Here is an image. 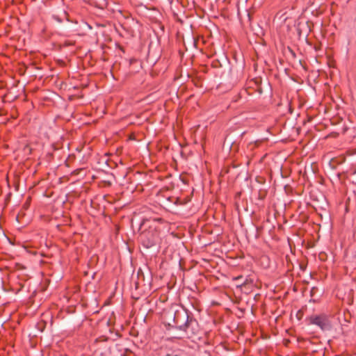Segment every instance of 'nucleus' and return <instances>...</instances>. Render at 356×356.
Wrapping results in <instances>:
<instances>
[{
	"mask_svg": "<svg viewBox=\"0 0 356 356\" xmlns=\"http://www.w3.org/2000/svg\"><path fill=\"white\" fill-rule=\"evenodd\" d=\"M173 324L165 323L167 330L175 329L181 332L180 336L175 337L181 339L185 337L191 338L195 335L199 331L198 323L194 318L193 314L187 309L182 308L176 310L172 315Z\"/></svg>",
	"mask_w": 356,
	"mask_h": 356,
	"instance_id": "1",
	"label": "nucleus"
},
{
	"mask_svg": "<svg viewBox=\"0 0 356 356\" xmlns=\"http://www.w3.org/2000/svg\"><path fill=\"white\" fill-rule=\"evenodd\" d=\"M158 240V234L154 230H145L140 234V241L142 245L146 248L156 245Z\"/></svg>",
	"mask_w": 356,
	"mask_h": 356,
	"instance_id": "2",
	"label": "nucleus"
},
{
	"mask_svg": "<svg viewBox=\"0 0 356 356\" xmlns=\"http://www.w3.org/2000/svg\"><path fill=\"white\" fill-rule=\"evenodd\" d=\"M309 324L318 326L322 330H330L332 327L331 323L325 314L311 316L307 318Z\"/></svg>",
	"mask_w": 356,
	"mask_h": 356,
	"instance_id": "3",
	"label": "nucleus"
},
{
	"mask_svg": "<svg viewBox=\"0 0 356 356\" xmlns=\"http://www.w3.org/2000/svg\"><path fill=\"white\" fill-rule=\"evenodd\" d=\"M165 356H188V354L183 350L177 349L172 350L171 353L166 354Z\"/></svg>",
	"mask_w": 356,
	"mask_h": 356,
	"instance_id": "4",
	"label": "nucleus"
},
{
	"mask_svg": "<svg viewBox=\"0 0 356 356\" xmlns=\"http://www.w3.org/2000/svg\"><path fill=\"white\" fill-rule=\"evenodd\" d=\"M253 284V280L250 278H245V280L241 282V284H236V286L237 287H246V286L249 285V284Z\"/></svg>",
	"mask_w": 356,
	"mask_h": 356,
	"instance_id": "5",
	"label": "nucleus"
},
{
	"mask_svg": "<svg viewBox=\"0 0 356 356\" xmlns=\"http://www.w3.org/2000/svg\"><path fill=\"white\" fill-rule=\"evenodd\" d=\"M189 201L188 197H186L184 200H181L179 197L175 198V204L177 205H183L186 204Z\"/></svg>",
	"mask_w": 356,
	"mask_h": 356,
	"instance_id": "6",
	"label": "nucleus"
},
{
	"mask_svg": "<svg viewBox=\"0 0 356 356\" xmlns=\"http://www.w3.org/2000/svg\"><path fill=\"white\" fill-rule=\"evenodd\" d=\"M52 17H53V19H54L55 20H56L58 22H63V18L60 16H59V15H57V14L53 15Z\"/></svg>",
	"mask_w": 356,
	"mask_h": 356,
	"instance_id": "7",
	"label": "nucleus"
},
{
	"mask_svg": "<svg viewBox=\"0 0 356 356\" xmlns=\"http://www.w3.org/2000/svg\"><path fill=\"white\" fill-rule=\"evenodd\" d=\"M63 17L65 18V19H66L67 21H68V22H70V21H71V20L70 19V18H69L68 13H67V10H66V9H65V8L63 10Z\"/></svg>",
	"mask_w": 356,
	"mask_h": 356,
	"instance_id": "8",
	"label": "nucleus"
},
{
	"mask_svg": "<svg viewBox=\"0 0 356 356\" xmlns=\"http://www.w3.org/2000/svg\"><path fill=\"white\" fill-rule=\"evenodd\" d=\"M262 229H263L262 227H256V230H257L256 238L259 237V232L262 230Z\"/></svg>",
	"mask_w": 356,
	"mask_h": 356,
	"instance_id": "9",
	"label": "nucleus"
},
{
	"mask_svg": "<svg viewBox=\"0 0 356 356\" xmlns=\"http://www.w3.org/2000/svg\"><path fill=\"white\" fill-rule=\"evenodd\" d=\"M242 279H243V276H241V275L238 276V277H234V280L236 282H238V284H241V280H242Z\"/></svg>",
	"mask_w": 356,
	"mask_h": 356,
	"instance_id": "10",
	"label": "nucleus"
},
{
	"mask_svg": "<svg viewBox=\"0 0 356 356\" xmlns=\"http://www.w3.org/2000/svg\"><path fill=\"white\" fill-rule=\"evenodd\" d=\"M243 12L248 15L249 17H250V10L247 8H244Z\"/></svg>",
	"mask_w": 356,
	"mask_h": 356,
	"instance_id": "11",
	"label": "nucleus"
},
{
	"mask_svg": "<svg viewBox=\"0 0 356 356\" xmlns=\"http://www.w3.org/2000/svg\"><path fill=\"white\" fill-rule=\"evenodd\" d=\"M237 10H238V15H241L242 11H241V6L238 3H237Z\"/></svg>",
	"mask_w": 356,
	"mask_h": 356,
	"instance_id": "12",
	"label": "nucleus"
},
{
	"mask_svg": "<svg viewBox=\"0 0 356 356\" xmlns=\"http://www.w3.org/2000/svg\"><path fill=\"white\" fill-rule=\"evenodd\" d=\"M154 220L160 222H163L164 221L163 219L161 218H155Z\"/></svg>",
	"mask_w": 356,
	"mask_h": 356,
	"instance_id": "13",
	"label": "nucleus"
},
{
	"mask_svg": "<svg viewBox=\"0 0 356 356\" xmlns=\"http://www.w3.org/2000/svg\"><path fill=\"white\" fill-rule=\"evenodd\" d=\"M178 3H181L182 6H184V5L183 4V2L182 1H177ZM186 3H188V1H185Z\"/></svg>",
	"mask_w": 356,
	"mask_h": 356,
	"instance_id": "14",
	"label": "nucleus"
},
{
	"mask_svg": "<svg viewBox=\"0 0 356 356\" xmlns=\"http://www.w3.org/2000/svg\"><path fill=\"white\" fill-rule=\"evenodd\" d=\"M191 4H192L193 6H195V1H191Z\"/></svg>",
	"mask_w": 356,
	"mask_h": 356,
	"instance_id": "15",
	"label": "nucleus"
},
{
	"mask_svg": "<svg viewBox=\"0 0 356 356\" xmlns=\"http://www.w3.org/2000/svg\"><path fill=\"white\" fill-rule=\"evenodd\" d=\"M93 3H91V5H95V6H98L97 4H96V1H92Z\"/></svg>",
	"mask_w": 356,
	"mask_h": 356,
	"instance_id": "16",
	"label": "nucleus"
},
{
	"mask_svg": "<svg viewBox=\"0 0 356 356\" xmlns=\"http://www.w3.org/2000/svg\"><path fill=\"white\" fill-rule=\"evenodd\" d=\"M85 24H86V25H87V26H88V28H89L90 29H92V27H91L89 24H88L87 23H85Z\"/></svg>",
	"mask_w": 356,
	"mask_h": 356,
	"instance_id": "17",
	"label": "nucleus"
},
{
	"mask_svg": "<svg viewBox=\"0 0 356 356\" xmlns=\"http://www.w3.org/2000/svg\"><path fill=\"white\" fill-rule=\"evenodd\" d=\"M353 174V175H356V169L354 170Z\"/></svg>",
	"mask_w": 356,
	"mask_h": 356,
	"instance_id": "18",
	"label": "nucleus"
},
{
	"mask_svg": "<svg viewBox=\"0 0 356 356\" xmlns=\"http://www.w3.org/2000/svg\"><path fill=\"white\" fill-rule=\"evenodd\" d=\"M104 6H106L107 1H104Z\"/></svg>",
	"mask_w": 356,
	"mask_h": 356,
	"instance_id": "19",
	"label": "nucleus"
},
{
	"mask_svg": "<svg viewBox=\"0 0 356 356\" xmlns=\"http://www.w3.org/2000/svg\"><path fill=\"white\" fill-rule=\"evenodd\" d=\"M298 32H299V35H300V34H301V32H300V31L299 30V29H298Z\"/></svg>",
	"mask_w": 356,
	"mask_h": 356,
	"instance_id": "20",
	"label": "nucleus"
}]
</instances>
